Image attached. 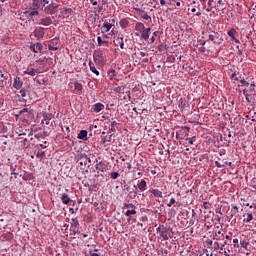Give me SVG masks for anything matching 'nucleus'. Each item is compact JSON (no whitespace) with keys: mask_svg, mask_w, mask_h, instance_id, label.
I'll return each instance as SVG.
<instances>
[{"mask_svg":"<svg viewBox=\"0 0 256 256\" xmlns=\"http://www.w3.org/2000/svg\"><path fill=\"white\" fill-rule=\"evenodd\" d=\"M255 93L256 91H255L254 83L250 84L247 88L243 90V95L246 97V100L248 101V103H251V97H253Z\"/></svg>","mask_w":256,"mask_h":256,"instance_id":"1","label":"nucleus"},{"mask_svg":"<svg viewBox=\"0 0 256 256\" xmlns=\"http://www.w3.org/2000/svg\"><path fill=\"white\" fill-rule=\"evenodd\" d=\"M172 232H173L172 228H167V227H159L158 228V233L164 241H169V237H171V235H169V233H172Z\"/></svg>","mask_w":256,"mask_h":256,"instance_id":"2","label":"nucleus"},{"mask_svg":"<svg viewBox=\"0 0 256 256\" xmlns=\"http://www.w3.org/2000/svg\"><path fill=\"white\" fill-rule=\"evenodd\" d=\"M58 8H59V5L53 4V1H52L49 5L42 8V11H44L46 15H55V13H57Z\"/></svg>","mask_w":256,"mask_h":256,"instance_id":"3","label":"nucleus"},{"mask_svg":"<svg viewBox=\"0 0 256 256\" xmlns=\"http://www.w3.org/2000/svg\"><path fill=\"white\" fill-rule=\"evenodd\" d=\"M93 57L97 65H103L105 63V58H103V51L95 50L93 53Z\"/></svg>","mask_w":256,"mask_h":256,"instance_id":"4","label":"nucleus"},{"mask_svg":"<svg viewBox=\"0 0 256 256\" xmlns=\"http://www.w3.org/2000/svg\"><path fill=\"white\" fill-rule=\"evenodd\" d=\"M57 45H59V39L52 40L48 45L49 51H57L59 49Z\"/></svg>","mask_w":256,"mask_h":256,"instance_id":"5","label":"nucleus"},{"mask_svg":"<svg viewBox=\"0 0 256 256\" xmlns=\"http://www.w3.org/2000/svg\"><path fill=\"white\" fill-rule=\"evenodd\" d=\"M53 23V19L51 17L47 16L42 19H40L39 25H43L44 27H49Z\"/></svg>","mask_w":256,"mask_h":256,"instance_id":"6","label":"nucleus"},{"mask_svg":"<svg viewBox=\"0 0 256 256\" xmlns=\"http://www.w3.org/2000/svg\"><path fill=\"white\" fill-rule=\"evenodd\" d=\"M34 36L38 39H43V37L45 36V29L42 27L35 29Z\"/></svg>","mask_w":256,"mask_h":256,"instance_id":"7","label":"nucleus"},{"mask_svg":"<svg viewBox=\"0 0 256 256\" xmlns=\"http://www.w3.org/2000/svg\"><path fill=\"white\" fill-rule=\"evenodd\" d=\"M213 239L215 241H223L225 239V234H223L221 231L215 232L213 234Z\"/></svg>","mask_w":256,"mask_h":256,"instance_id":"8","label":"nucleus"},{"mask_svg":"<svg viewBox=\"0 0 256 256\" xmlns=\"http://www.w3.org/2000/svg\"><path fill=\"white\" fill-rule=\"evenodd\" d=\"M13 87H14L15 89H21V87H23V81H21V78L16 77V78L14 79Z\"/></svg>","mask_w":256,"mask_h":256,"instance_id":"9","label":"nucleus"},{"mask_svg":"<svg viewBox=\"0 0 256 256\" xmlns=\"http://www.w3.org/2000/svg\"><path fill=\"white\" fill-rule=\"evenodd\" d=\"M103 109H105V105H103L102 103H96L93 107L94 113H101Z\"/></svg>","mask_w":256,"mask_h":256,"instance_id":"10","label":"nucleus"},{"mask_svg":"<svg viewBox=\"0 0 256 256\" xmlns=\"http://www.w3.org/2000/svg\"><path fill=\"white\" fill-rule=\"evenodd\" d=\"M78 164L80 167H85L87 165V155L82 154L80 159L78 160Z\"/></svg>","mask_w":256,"mask_h":256,"instance_id":"11","label":"nucleus"},{"mask_svg":"<svg viewBox=\"0 0 256 256\" xmlns=\"http://www.w3.org/2000/svg\"><path fill=\"white\" fill-rule=\"evenodd\" d=\"M149 33H151V28H145L141 32V37L144 39V41H147V39H149Z\"/></svg>","mask_w":256,"mask_h":256,"instance_id":"12","label":"nucleus"},{"mask_svg":"<svg viewBox=\"0 0 256 256\" xmlns=\"http://www.w3.org/2000/svg\"><path fill=\"white\" fill-rule=\"evenodd\" d=\"M111 27H113L112 24L105 22L102 26V33H109V31H111Z\"/></svg>","mask_w":256,"mask_h":256,"instance_id":"13","label":"nucleus"},{"mask_svg":"<svg viewBox=\"0 0 256 256\" xmlns=\"http://www.w3.org/2000/svg\"><path fill=\"white\" fill-rule=\"evenodd\" d=\"M236 33H237V31L234 28H232L228 31V36L231 37L232 41L239 43V40H237V38H235Z\"/></svg>","mask_w":256,"mask_h":256,"instance_id":"14","label":"nucleus"},{"mask_svg":"<svg viewBox=\"0 0 256 256\" xmlns=\"http://www.w3.org/2000/svg\"><path fill=\"white\" fill-rule=\"evenodd\" d=\"M116 45H119L121 49H125V42L123 41V37H118L114 40Z\"/></svg>","mask_w":256,"mask_h":256,"instance_id":"15","label":"nucleus"},{"mask_svg":"<svg viewBox=\"0 0 256 256\" xmlns=\"http://www.w3.org/2000/svg\"><path fill=\"white\" fill-rule=\"evenodd\" d=\"M243 217H244V220H243L244 223H251V221H253L252 213H246L243 215Z\"/></svg>","mask_w":256,"mask_h":256,"instance_id":"16","label":"nucleus"},{"mask_svg":"<svg viewBox=\"0 0 256 256\" xmlns=\"http://www.w3.org/2000/svg\"><path fill=\"white\" fill-rule=\"evenodd\" d=\"M1 77H2V79H4V80H2L1 82H0V87H5V85H7V79H9V74H3V73H1Z\"/></svg>","mask_w":256,"mask_h":256,"instance_id":"17","label":"nucleus"},{"mask_svg":"<svg viewBox=\"0 0 256 256\" xmlns=\"http://www.w3.org/2000/svg\"><path fill=\"white\" fill-rule=\"evenodd\" d=\"M24 75H31V77H35V75H37V70L33 68H28L24 71Z\"/></svg>","mask_w":256,"mask_h":256,"instance_id":"18","label":"nucleus"},{"mask_svg":"<svg viewBox=\"0 0 256 256\" xmlns=\"http://www.w3.org/2000/svg\"><path fill=\"white\" fill-rule=\"evenodd\" d=\"M61 201L62 203H64V205H69V202L71 201V198H69V195L68 194H63L61 196Z\"/></svg>","mask_w":256,"mask_h":256,"instance_id":"19","label":"nucleus"},{"mask_svg":"<svg viewBox=\"0 0 256 256\" xmlns=\"http://www.w3.org/2000/svg\"><path fill=\"white\" fill-rule=\"evenodd\" d=\"M138 189H140V191H145L147 189V182L141 180L140 183H138Z\"/></svg>","mask_w":256,"mask_h":256,"instance_id":"20","label":"nucleus"},{"mask_svg":"<svg viewBox=\"0 0 256 256\" xmlns=\"http://www.w3.org/2000/svg\"><path fill=\"white\" fill-rule=\"evenodd\" d=\"M214 43H216V45H221L223 43V38L219 33H215Z\"/></svg>","mask_w":256,"mask_h":256,"instance_id":"21","label":"nucleus"},{"mask_svg":"<svg viewBox=\"0 0 256 256\" xmlns=\"http://www.w3.org/2000/svg\"><path fill=\"white\" fill-rule=\"evenodd\" d=\"M144 29H145V24H143L141 22L136 23V25H135L136 31H139V33H141Z\"/></svg>","mask_w":256,"mask_h":256,"instance_id":"22","label":"nucleus"},{"mask_svg":"<svg viewBox=\"0 0 256 256\" xmlns=\"http://www.w3.org/2000/svg\"><path fill=\"white\" fill-rule=\"evenodd\" d=\"M150 193H152L154 197H163V192L159 189H152L150 190Z\"/></svg>","mask_w":256,"mask_h":256,"instance_id":"23","label":"nucleus"},{"mask_svg":"<svg viewBox=\"0 0 256 256\" xmlns=\"http://www.w3.org/2000/svg\"><path fill=\"white\" fill-rule=\"evenodd\" d=\"M61 15H69V13H73V9L71 8H62L60 9Z\"/></svg>","mask_w":256,"mask_h":256,"instance_id":"24","label":"nucleus"},{"mask_svg":"<svg viewBox=\"0 0 256 256\" xmlns=\"http://www.w3.org/2000/svg\"><path fill=\"white\" fill-rule=\"evenodd\" d=\"M78 139H87V130H81L78 134Z\"/></svg>","mask_w":256,"mask_h":256,"instance_id":"25","label":"nucleus"},{"mask_svg":"<svg viewBox=\"0 0 256 256\" xmlns=\"http://www.w3.org/2000/svg\"><path fill=\"white\" fill-rule=\"evenodd\" d=\"M51 3H53V0H40V5H41L42 9L44 7H47V5H49Z\"/></svg>","mask_w":256,"mask_h":256,"instance_id":"26","label":"nucleus"},{"mask_svg":"<svg viewBox=\"0 0 256 256\" xmlns=\"http://www.w3.org/2000/svg\"><path fill=\"white\" fill-rule=\"evenodd\" d=\"M27 17H35V15H39L38 11H26L24 12Z\"/></svg>","mask_w":256,"mask_h":256,"instance_id":"27","label":"nucleus"},{"mask_svg":"<svg viewBox=\"0 0 256 256\" xmlns=\"http://www.w3.org/2000/svg\"><path fill=\"white\" fill-rule=\"evenodd\" d=\"M97 42H98L99 47H101V45H109V41H103L101 39V36L97 37Z\"/></svg>","mask_w":256,"mask_h":256,"instance_id":"28","label":"nucleus"},{"mask_svg":"<svg viewBox=\"0 0 256 256\" xmlns=\"http://www.w3.org/2000/svg\"><path fill=\"white\" fill-rule=\"evenodd\" d=\"M19 96L22 97L23 101H25V97H27V90L26 89H21L19 91Z\"/></svg>","mask_w":256,"mask_h":256,"instance_id":"29","label":"nucleus"},{"mask_svg":"<svg viewBox=\"0 0 256 256\" xmlns=\"http://www.w3.org/2000/svg\"><path fill=\"white\" fill-rule=\"evenodd\" d=\"M2 237L4 239H6L7 241H11V239H13V234L11 232H8V233L2 235Z\"/></svg>","mask_w":256,"mask_h":256,"instance_id":"30","label":"nucleus"},{"mask_svg":"<svg viewBox=\"0 0 256 256\" xmlns=\"http://www.w3.org/2000/svg\"><path fill=\"white\" fill-rule=\"evenodd\" d=\"M115 93H125V88L124 86H118L114 88Z\"/></svg>","mask_w":256,"mask_h":256,"instance_id":"31","label":"nucleus"},{"mask_svg":"<svg viewBox=\"0 0 256 256\" xmlns=\"http://www.w3.org/2000/svg\"><path fill=\"white\" fill-rule=\"evenodd\" d=\"M129 25V21L127 19H122L120 21V27H123L124 29Z\"/></svg>","mask_w":256,"mask_h":256,"instance_id":"32","label":"nucleus"},{"mask_svg":"<svg viewBox=\"0 0 256 256\" xmlns=\"http://www.w3.org/2000/svg\"><path fill=\"white\" fill-rule=\"evenodd\" d=\"M34 47H35L37 53H38V51L39 52L43 51V44H41V43L34 44Z\"/></svg>","mask_w":256,"mask_h":256,"instance_id":"33","label":"nucleus"},{"mask_svg":"<svg viewBox=\"0 0 256 256\" xmlns=\"http://www.w3.org/2000/svg\"><path fill=\"white\" fill-rule=\"evenodd\" d=\"M137 214V211L135 209H132V210H128L126 211L125 215L127 217H131V215H136Z\"/></svg>","mask_w":256,"mask_h":256,"instance_id":"34","label":"nucleus"},{"mask_svg":"<svg viewBox=\"0 0 256 256\" xmlns=\"http://www.w3.org/2000/svg\"><path fill=\"white\" fill-rule=\"evenodd\" d=\"M166 50H167V45L161 44L158 46L159 53H163V51H166Z\"/></svg>","mask_w":256,"mask_h":256,"instance_id":"35","label":"nucleus"},{"mask_svg":"<svg viewBox=\"0 0 256 256\" xmlns=\"http://www.w3.org/2000/svg\"><path fill=\"white\" fill-rule=\"evenodd\" d=\"M76 91H83V85H81V83L77 82L74 85Z\"/></svg>","mask_w":256,"mask_h":256,"instance_id":"36","label":"nucleus"},{"mask_svg":"<svg viewBox=\"0 0 256 256\" xmlns=\"http://www.w3.org/2000/svg\"><path fill=\"white\" fill-rule=\"evenodd\" d=\"M90 66V71H92V73H94L95 75H99V72L97 71V68H95V66L91 65V63L89 64Z\"/></svg>","mask_w":256,"mask_h":256,"instance_id":"37","label":"nucleus"},{"mask_svg":"<svg viewBox=\"0 0 256 256\" xmlns=\"http://www.w3.org/2000/svg\"><path fill=\"white\" fill-rule=\"evenodd\" d=\"M128 197L130 199H135V197H137V192L136 191H130L128 194Z\"/></svg>","mask_w":256,"mask_h":256,"instance_id":"38","label":"nucleus"},{"mask_svg":"<svg viewBox=\"0 0 256 256\" xmlns=\"http://www.w3.org/2000/svg\"><path fill=\"white\" fill-rule=\"evenodd\" d=\"M112 137H113V135L102 138V143H106V142L111 143Z\"/></svg>","mask_w":256,"mask_h":256,"instance_id":"39","label":"nucleus"},{"mask_svg":"<svg viewBox=\"0 0 256 256\" xmlns=\"http://www.w3.org/2000/svg\"><path fill=\"white\" fill-rule=\"evenodd\" d=\"M228 164V162H224V164H221L219 161H215V165L216 167H218V169H221V167H225Z\"/></svg>","mask_w":256,"mask_h":256,"instance_id":"40","label":"nucleus"},{"mask_svg":"<svg viewBox=\"0 0 256 256\" xmlns=\"http://www.w3.org/2000/svg\"><path fill=\"white\" fill-rule=\"evenodd\" d=\"M240 83H241V87H246V88H248L249 85H250L249 82L245 81V79L240 80Z\"/></svg>","mask_w":256,"mask_h":256,"instance_id":"41","label":"nucleus"},{"mask_svg":"<svg viewBox=\"0 0 256 256\" xmlns=\"http://www.w3.org/2000/svg\"><path fill=\"white\" fill-rule=\"evenodd\" d=\"M157 35H159V31L153 33V36L150 38L151 43H155V37H157Z\"/></svg>","mask_w":256,"mask_h":256,"instance_id":"42","label":"nucleus"},{"mask_svg":"<svg viewBox=\"0 0 256 256\" xmlns=\"http://www.w3.org/2000/svg\"><path fill=\"white\" fill-rule=\"evenodd\" d=\"M110 177H111V179H117V177H119V173L118 172H111Z\"/></svg>","mask_w":256,"mask_h":256,"instance_id":"43","label":"nucleus"},{"mask_svg":"<svg viewBox=\"0 0 256 256\" xmlns=\"http://www.w3.org/2000/svg\"><path fill=\"white\" fill-rule=\"evenodd\" d=\"M36 157H37L38 159H43V157H45V151L38 152L37 155H36Z\"/></svg>","mask_w":256,"mask_h":256,"instance_id":"44","label":"nucleus"},{"mask_svg":"<svg viewBox=\"0 0 256 256\" xmlns=\"http://www.w3.org/2000/svg\"><path fill=\"white\" fill-rule=\"evenodd\" d=\"M24 113H27V115H29V113H31V110H29V108H24L20 111V115H23Z\"/></svg>","mask_w":256,"mask_h":256,"instance_id":"45","label":"nucleus"},{"mask_svg":"<svg viewBox=\"0 0 256 256\" xmlns=\"http://www.w3.org/2000/svg\"><path fill=\"white\" fill-rule=\"evenodd\" d=\"M97 171H103V164L100 162L96 165Z\"/></svg>","mask_w":256,"mask_h":256,"instance_id":"46","label":"nucleus"},{"mask_svg":"<svg viewBox=\"0 0 256 256\" xmlns=\"http://www.w3.org/2000/svg\"><path fill=\"white\" fill-rule=\"evenodd\" d=\"M115 125H117V122H116V121H113V122L111 123L110 131L115 132Z\"/></svg>","mask_w":256,"mask_h":256,"instance_id":"47","label":"nucleus"},{"mask_svg":"<svg viewBox=\"0 0 256 256\" xmlns=\"http://www.w3.org/2000/svg\"><path fill=\"white\" fill-rule=\"evenodd\" d=\"M40 5H41V2H39V0H34V1H33V6H34V7L39 8Z\"/></svg>","mask_w":256,"mask_h":256,"instance_id":"48","label":"nucleus"},{"mask_svg":"<svg viewBox=\"0 0 256 256\" xmlns=\"http://www.w3.org/2000/svg\"><path fill=\"white\" fill-rule=\"evenodd\" d=\"M173 205H175V200H174V198H171L170 202L167 204V207H171Z\"/></svg>","mask_w":256,"mask_h":256,"instance_id":"49","label":"nucleus"},{"mask_svg":"<svg viewBox=\"0 0 256 256\" xmlns=\"http://www.w3.org/2000/svg\"><path fill=\"white\" fill-rule=\"evenodd\" d=\"M214 249H221V243L215 242L214 243Z\"/></svg>","mask_w":256,"mask_h":256,"instance_id":"50","label":"nucleus"},{"mask_svg":"<svg viewBox=\"0 0 256 256\" xmlns=\"http://www.w3.org/2000/svg\"><path fill=\"white\" fill-rule=\"evenodd\" d=\"M209 41H215V33L208 36Z\"/></svg>","mask_w":256,"mask_h":256,"instance_id":"51","label":"nucleus"},{"mask_svg":"<svg viewBox=\"0 0 256 256\" xmlns=\"http://www.w3.org/2000/svg\"><path fill=\"white\" fill-rule=\"evenodd\" d=\"M125 207L127 209H135V205H133V204H125Z\"/></svg>","mask_w":256,"mask_h":256,"instance_id":"52","label":"nucleus"},{"mask_svg":"<svg viewBox=\"0 0 256 256\" xmlns=\"http://www.w3.org/2000/svg\"><path fill=\"white\" fill-rule=\"evenodd\" d=\"M246 207H249L250 209H256V204L250 205L249 203L245 204Z\"/></svg>","mask_w":256,"mask_h":256,"instance_id":"53","label":"nucleus"},{"mask_svg":"<svg viewBox=\"0 0 256 256\" xmlns=\"http://www.w3.org/2000/svg\"><path fill=\"white\" fill-rule=\"evenodd\" d=\"M142 17L145 21H149V19H151V16H149L148 14H144Z\"/></svg>","mask_w":256,"mask_h":256,"instance_id":"54","label":"nucleus"},{"mask_svg":"<svg viewBox=\"0 0 256 256\" xmlns=\"http://www.w3.org/2000/svg\"><path fill=\"white\" fill-rule=\"evenodd\" d=\"M241 245L242 247L247 248V245H249V242L242 241Z\"/></svg>","mask_w":256,"mask_h":256,"instance_id":"55","label":"nucleus"},{"mask_svg":"<svg viewBox=\"0 0 256 256\" xmlns=\"http://www.w3.org/2000/svg\"><path fill=\"white\" fill-rule=\"evenodd\" d=\"M30 49L34 52V53H37V50L35 48V44L31 45L30 46Z\"/></svg>","mask_w":256,"mask_h":256,"instance_id":"56","label":"nucleus"},{"mask_svg":"<svg viewBox=\"0 0 256 256\" xmlns=\"http://www.w3.org/2000/svg\"><path fill=\"white\" fill-rule=\"evenodd\" d=\"M233 243H235L234 247H237V245L239 244V239L237 238L233 239Z\"/></svg>","mask_w":256,"mask_h":256,"instance_id":"57","label":"nucleus"},{"mask_svg":"<svg viewBox=\"0 0 256 256\" xmlns=\"http://www.w3.org/2000/svg\"><path fill=\"white\" fill-rule=\"evenodd\" d=\"M40 147L42 149H47V142H44V144H40Z\"/></svg>","mask_w":256,"mask_h":256,"instance_id":"58","label":"nucleus"},{"mask_svg":"<svg viewBox=\"0 0 256 256\" xmlns=\"http://www.w3.org/2000/svg\"><path fill=\"white\" fill-rule=\"evenodd\" d=\"M220 245H221V250H223V247H225V245H227V241L220 243Z\"/></svg>","mask_w":256,"mask_h":256,"instance_id":"59","label":"nucleus"},{"mask_svg":"<svg viewBox=\"0 0 256 256\" xmlns=\"http://www.w3.org/2000/svg\"><path fill=\"white\" fill-rule=\"evenodd\" d=\"M13 175H15V179H17V177H21V174H19L18 172H14Z\"/></svg>","mask_w":256,"mask_h":256,"instance_id":"60","label":"nucleus"},{"mask_svg":"<svg viewBox=\"0 0 256 256\" xmlns=\"http://www.w3.org/2000/svg\"><path fill=\"white\" fill-rule=\"evenodd\" d=\"M142 63H149V58H144V59L142 60Z\"/></svg>","mask_w":256,"mask_h":256,"instance_id":"61","label":"nucleus"},{"mask_svg":"<svg viewBox=\"0 0 256 256\" xmlns=\"http://www.w3.org/2000/svg\"><path fill=\"white\" fill-rule=\"evenodd\" d=\"M213 5V0H208V6L211 7Z\"/></svg>","mask_w":256,"mask_h":256,"instance_id":"62","label":"nucleus"},{"mask_svg":"<svg viewBox=\"0 0 256 256\" xmlns=\"http://www.w3.org/2000/svg\"><path fill=\"white\" fill-rule=\"evenodd\" d=\"M165 0H160V5H165Z\"/></svg>","mask_w":256,"mask_h":256,"instance_id":"63","label":"nucleus"},{"mask_svg":"<svg viewBox=\"0 0 256 256\" xmlns=\"http://www.w3.org/2000/svg\"><path fill=\"white\" fill-rule=\"evenodd\" d=\"M91 256H99L97 253H92Z\"/></svg>","mask_w":256,"mask_h":256,"instance_id":"64","label":"nucleus"}]
</instances>
